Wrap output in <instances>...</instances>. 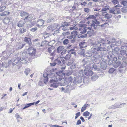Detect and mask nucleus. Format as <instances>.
Wrapping results in <instances>:
<instances>
[{
  "mask_svg": "<svg viewBox=\"0 0 127 127\" xmlns=\"http://www.w3.org/2000/svg\"><path fill=\"white\" fill-rule=\"evenodd\" d=\"M118 4L110 9V13L114 14H120L121 13L120 9L118 7H120L122 6Z\"/></svg>",
  "mask_w": 127,
  "mask_h": 127,
  "instance_id": "nucleus-2",
  "label": "nucleus"
},
{
  "mask_svg": "<svg viewBox=\"0 0 127 127\" xmlns=\"http://www.w3.org/2000/svg\"><path fill=\"white\" fill-rule=\"evenodd\" d=\"M100 24L99 22L98 21L96 18L92 21L90 23V26H91V27H93V28L95 30H97V28L99 27L98 26Z\"/></svg>",
  "mask_w": 127,
  "mask_h": 127,
  "instance_id": "nucleus-4",
  "label": "nucleus"
},
{
  "mask_svg": "<svg viewBox=\"0 0 127 127\" xmlns=\"http://www.w3.org/2000/svg\"><path fill=\"white\" fill-rule=\"evenodd\" d=\"M70 53H71L72 54H74V55H75L76 52L75 51L74 49H72L70 50L69 51Z\"/></svg>",
  "mask_w": 127,
  "mask_h": 127,
  "instance_id": "nucleus-48",
  "label": "nucleus"
},
{
  "mask_svg": "<svg viewBox=\"0 0 127 127\" xmlns=\"http://www.w3.org/2000/svg\"><path fill=\"white\" fill-rule=\"evenodd\" d=\"M66 66L64 64L63 65V66L60 67V68L61 70H60L56 72V74L58 75L56 76V80L58 81H60L62 80L63 78V76H61V74L64 71V70Z\"/></svg>",
  "mask_w": 127,
  "mask_h": 127,
  "instance_id": "nucleus-3",
  "label": "nucleus"
},
{
  "mask_svg": "<svg viewBox=\"0 0 127 127\" xmlns=\"http://www.w3.org/2000/svg\"><path fill=\"white\" fill-rule=\"evenodd\" d=\"M120 60L122 61V63L121 64V67H122L125 68L127 64V60Z\"/></svg>",
  "mask_w": 127,
  "mask_h": 127,
  "instance_id": "nucleus-16",
  "label": "nucleus"
},
{
  "mask_svg": "<svg viewBox=\"0 0 127 127\" xmlns=\"http://www.w3.org/2000/svg\"><path fill=\"white\" fill-rule=\"evenodd\" d=\"M70 57V54H68L64 57V59L66 61L68 60H69Z\"/></svg>",
  "mask_w": 127,
  "mask_h": 127,
  "instance_id": "nucleus-45",
  "label": "nucleus"
},
{
  "mask_svg": "<svg viewBox=\"0 0 127 127\" xmlns=\"http://www.w3.org/2000/svg\"><path fill=\"white\" fill-rule=\"evenodd\" d=\"M64 48L63 46H60L57 49V51L58 53H60Z\"/></svg>",
  "mask_w": 127,
  "mask_h": 127,
  "instance_id": "nucleus-34",
  "label": "nucleus"
},
{
  "mask_svg": "<svg viewBox=\"0 0 127 127\" xmlns=\"http://www.w3.org/2000/svg\"><path fill=\"white\" fill-rule=\"evenodd\" d=\"M126 103H122L120 105L118 104V103H115L114 105H112L111 106L109 107L110 109H115L119 108H121L122 106H120V105H126Z\"/></svg>",
  "mask_w": 127,
  "mask_h": 127,
  "instance_id": "nucleus-10",
  "label": "nucleus"
},
{
  "mask_svg": "<svg viewBox=\"0 0 127 127\" xmlns=\"http://www.w3.org/2000/svg\"><path fill=\"white\" fill-rule=\"evenodd\" d=\"M44 21L42 19H39L37 22V26L38 27H40L44 24Z\"/></svg>",
  "mask_w": 127,
  "mask_h": 127,
  "instance_id": "nucleus-13",
  "label": "nucleus"
},
{
  "mask_svg": "<svg viewBox=\"0 0 127 127\" xmlns=\"http://www.w3.org/2000/svg\"><path fill=\"white\" fill-rule=\"evenodd\" d=\"M97 15L95 16L94 15H90L88 17L86 18V19L88 20H89L91 19H95L96 18V17L97 16Z\"/></svg>",
  "mask_w": 127,
  "mask_h": 127,
  "instance_id": "nucleus-23",
  "label": "nucleus"
},
{
  "mask_svg": "<svg viewBox=\"0 0 127 127\" xmlns=\"http://www.w3.org/2000/svg\"><path fill=\"white\" fill-rule=\"evenodd\" d=\"M53 21V19L52 18H50L48 19L47 21V23H49L52 22Z\"/></svg>",
  "mask_w": 127,
  "mask_h": 127,
  "instance_id": "nucleus-60",
  "label": "nucleus"
},
{
  "mask_svg": "<svg viewBox=\"0 0 127 127\" xmlns=\"http://www.w3.org/2000/svg\"><path fill=\"white\" fill-rule=\"evenodd\" d=\"M19 30H20L21 33H23L25 32L26 31V30L24 28L20 29H19Z\"/></svg>",
  "mask_w": 127,
  "mask_h": 127,
  "instance_id": "nucleus-61",
  "label": "nucleus"
},
{
  "mask_svg": "<svg viewBox=\"0 0 127 127\" xmlns=\"http://www.w3.org/2000/svg\"><path fill=\"white\" fill-rule=\"evenodd\" d=\"M103 16H104V17L105 19H108L111 18L112 15L110 13H108L107 12L104 14H102Z\"/></svg>",
  "mask_w": 127,
  "mask_h": 127,
  "instance_id": "nucleus-15",
  "label": "nucleus"
},
{
  "mask_svg": "<svg viewBox=\"0 0 127 127\" xmlns=\"http://www.w3.org/2000/svg\"><path fill=\"white\" fill-rule=\"evenodd\" d=\"M70 33L69 32H64L62 33V35L64 36L68 35Z\"/></svg>",
  "mask_w": 127,
  "mask_h": 127,
  "instance_id": "nucleus-54",
  "label": "nucleus"
},
{
  "mask_svg": "<svg viewBox=\"0 0 127 127\" xmlns=\"http://www.w3.org/2000/svg\"><path fill=\"white\" fill-rule=\"evenodd\" d=\"M121 3L124 6H127V0H121Z\"/></svg>",
  "mask_w": 127,
  "mask_h": 127,
  "instance_id": "nucleus-42",
  "label": "nucleus"
},
{
  "mask_svg": "<svg viewBox=\"0 0 127 127\" xmlns=\"http://www.w3.org/2000/svg\"><path fill=\"white\" fill-rule=\"evenodd\" d=\"M28 54L30 56L33 57L35 56L36 53V49L33 48L32 47H30L28 49Z\"/></svg>",
  "mask_w": 127,
  "mask_h": 127,
  "instance_id": "nucleus-8",
  "label": "nucleus"
},
{
  "mask_svg": "<svg viewBox=\"0 0 127 127\" xmlns=\"http://www.w3.org/2000/svg\"><path fill=\"white\" fill-rule=\"evenodd\" d=\"M89 105L88 104H85L84 106L82 107V108L81 110V111L82 112H83L87 108V107Z\"/></svg>",
  "mask_w": 127,
  "mask_h": 127,
  "instance_id": "nucleus-35",
  "label": "nucleus"
},
{
  "mask_svg": "<svg viewBox=\"0 0 127 127\" xmlns=\"http://www.w3.org/2000/svg\"><path fill=\"white\" fill-rule=\"evenodd\" d=\"M55 79V78H54V79H52L50 80V83H53L50 85V86L56 88L57 87L59 86V83L58 82V81L56 80H56Z\"/></svg>",
  "mask_w": 127,
  "mask_h": 127,
  "instance_id": "nucleus-7",
  "label": "nucleus"
},
{
  "mask_svg": "<svg viewBox=\"0 0 127 127\" xmlns=\"http://www.w3.org/2000/svg\"><path fill=\"white\" fill-rule=\"evenodd\" d=\"M121 11L123 13H126L127 12V8L126 7H123L122 8Z\"/></svg>",
  "mask_w": 127,
  "mask_h": 127,
  "instance_id": "nucleus-43",
  "label": "nucleus"
},
{
  "mask_svg": "<svg viewBox=\"0 0 127 127\" xmlns=\"http://www.w3.org/2000/svg\"><path fill=\"white\" fill-rule=\"evenodd\" d=\"M75 80L76 82L78 83H81L82 81V77H75Z\"/></svg>",
  "mask_w": 127,
  "mask_h": 127,
  "instance_id": "nucleus-18",
  "label": "nucleus"
},
{
  "mask_svg": "<svg viewBox=\"0 0 127 127\" xmlns=\"http://www.w3.org/2000/svg\"><path fill=\"white\" fill-rule=\"evenodd\" d=\"M83 78V81L84 83H85L88 80V77L85 76Z\"/></svg>",
  "mask_w": 127,
  "mask_h": 127,
  "instance_id": "nucleus-53",
  "label": "nucleus"
},
{
  "mask_svg": "<svg viewBox=\"0 0 127 127\" xmlns=\"http://www.w3.org/2000/svg\"><path fill=\"white\" fill-rule=\"evenodd\" d=\"M20 63L21 64L26 63H27V61L25 59V58H20Z\"/></svg>",
  "mask_w": 127,
  "mask_h": 127,
  "instance_id": "nucleus-32",
  "label": "nucleus"
},
{
  "mask_svg": "<svg viewBox=\"0 0 127 127\" xmlns=\"http://www.w3.org/2000/svg\"><path fill=\"white\" fill-rule=\"evenodd\" d=\"M93 27H91H91H86L85 28H86V30L87 29L89 30H91L92 32H94V31L93 30V29H94V28H93Z\"/></svg>",
  "mask_w": 127,
  "mask_h": 127,
  "instance_id": "nucleus-56",
  "label": "nucleus"
},
{
  "mask_svg": "<svg viewBox=\"0 0 127 127\" xmlns=\"http://www.w3.org/2000/svg\"><path fill=\"white\" fill-rule=\"evenodd\" d=\"M9 13V12L4 11L0 13V15L1 16H5L8 15Z\"/></svg>",
  "mask_w": 127,
  "mask_h": 127,
  "instance_id": "nucleus-36",
  "label": "nucleus"
},
{
  "mask_svg": "<svg viewBox=\"0 0 127 127\" xmlns=\"http://www.w3.org/2000/svg\"><path fill=\"white\" fill-rule=\"evenodd\" d=\"M126 56L125 57L124 56L121 55L118 57V59L119 60H127V53L126 54Z\"/></svg>",
  "mask_w": 127,
  "mask_h": 127,
  "instance_id": "nucleus-20",
  "label": "nucleus"
},
{
  "mask_svg": "<svg viewBox=\"0 0 127 127\" xmlns=\"http://www.w3.org/2000/svg\"><path fill=\"white\" fill-rule=\"evenodd\" d=\"M5 8L6 7L5 6H2L1 5L0 8V12L3 11Z\"/></svg>",
  "mask_w": 127,
  "mask_h": 127,
  "instance_id": "nucleus-55",
  "label": "nucleus"
},
{
  "mask_svg": "<svg viewBox=\"0 0 127 127\" xmlns=\"http://www.w3.org/2000/svg\"><path fill=\"white\" fill-rule=\"evenodd\" d=\"M84 10L85 12L88 13L90 11V9L89 8H84Z\"/></svg>",
  "mask_w": 127,
  "mask_h": 127,
  "instance_id": "nucleus-62",
  "label": "nucleus"
},
{
  "mask_svg": "<svg viewBox=\"0 0 127 127\" xmlns=\"http://www.w3.org/2000/svg\"><path fill=\"white\" fill-rule=\"evenodd\" d=\"M20 58L15 57L12 60V64L13 66H14L16 65L17 64L20 62Z\"/></svg>",
  "mask_w": 127,
  "mask_h": 127,
  "instance_id": "nucleus-9",
  "label": "nucleus"
},
{
  "mask_svg": "<svg viewBox=\"0 0 127 127\" xmlns=\"http://www.w3.org/2000/svg\"><path fill=\"white\" fill-rule=\"evenodd\" d=\"M122 49H127V46L126 45L124 46H122L121 47Z\"/></svg>",
  "mask_w": 127,
  "mask_h": 127,
  "instance_id": "nucleus-63",
  "label": "nucleus"
},
{
  "mask_svg": "<svg viewBox=\"0 0 127 127\" xmlns=\"http://www.w3.org/2000/svg\"><path fill=\"white\" fill-rule=\"evenodd\" d=\"M90 113L88 111H86L84 112L83 114V115L85 117H87L89 115Z\"/></svg>",
  "mask_w": 127,
  "mask_h": 127,
  "instance_id": "nucleus-47",
  "label": "nucleus"
},
{
  "mask_svg": "<svg viewBox=\"0 0 127 127\" xmlns=\"http://www.w3.org/2000/svg\"><path fill=\"white\" fill-rule=\"evenodd\" d=\"M10 21V19L8 17L5 18L3 20V22L6 24H8Z\"/></svg>",
  "mask_w": 127,
  "mask_h": 127,
  "instance_id": "nucleus-29",
  "label": "nucleus"
},
{
  "mask_svg": "<svg viewBox=\"0 0 127 127\" xmlns=\"http://www.w3.org/2000/svg\"><path fill=\"white\" fill-rule=\"evenodd\" d=\"M71 34L73 37H77V32L76 31L72 32H71Z\"/></svg>",
  "mask_w": 127,
  "mask_h": 127,
  "instance_id": "nucleus-40",
  "label": "nucleus"
},
{
  "mask_svg": "<svg viewBox=\"0 0 127 127\" xmlns=\"http://www.w3.org/2000/svg\"><path fill=\"white\" fill-rule=\"evenodd\" d=\"M84 50H83V49H81L79 50L78 51V53L79 54L81 55H84Z\"/></svg>",
  "mask_w": 127,
  "mask_h": 127,
  "instance_id": "nucleus-44",
  "label": "nucleus"
},
{
  "mask_svg": "<svg viewBox=\"0 0 127 127\" xmlns=\"http://www.w3.org/2000/svg\"><path fill=\"white\" fill-rule=\"evenodd\" d=\"M30 103L26 104L25 106L23 108V109H25L28 108L30 106Z\"/></svg>",
  "mask_w": 127,
  "mask_h": 127,
  "instance_id": "nucleus-57",
  "label": "nucleus"
},
{
  "mask_svg": "<svg viewBox=\"0 0 127 127\" xmlns=\"http://www.w3.org/2000/svg\"><path fill=\"white\" fill-rule=\"evenodd\" d=\"M3 62L0 61V70L2 71L3 70Z\"/></svg>",
  "mask_w": 127,
  "mask_h": 127,
  "instance_id": "nucleus-41",
  "label": "nucleus"
},
{
  "mask_svg": "<svg viewBox=\"0 0 127 127\" xmlns=\"http://www.w3.org/2000/svg\"><path fill=\"white\" fill-rule=\"evenodd\" d=\"M28 53L26 52H24L22 54V55L23 57V58H27L28 57Z\"/></svg>",
  "mask_w": 127,
  "mask_h": 127,
  "instance_id": "nucleus-39",
  "label": "nucleus"
},
{
  "mask_svg": "<svg viewBox=\"0 0 127 127\" xmlns=\"http://www.w3.org/2000/svg\"><path fill=\"white\" fill-rule=\"evenodd\" d=\"M60 59H61V60H62V58H58L55 60V62L57 63V64L58 65H60L61 67H62L61 64V62Z\"/></svg>",
  "mask_w": 127,
  "mask_h": 127,
  "instance_id": "nucleus-22",
  "label": "nucleus"
},
{
  "mask_svg": "<svg viewBox=\"0 0 127 127\" xmlns=\"http://www.w3.org/2000/svg\"><path fill=\"white\" fill-rule=\"evenodd\" d=\"M25 23V21L22 20L20 21L18 23L17 26L18 27H22L23 26Z\"/></svg>",
  "mask_w": 127,
  "mask_h": 127,
  "instance_id": "nucleus-30",
  "label": "nucleus"
},
{
  "mask_svg": "<svg viewBox=\"0 0 127 127\" xmlns=\"http://www.w3.org/2000/svg\"><path fill=\"white\" fill-rule=\"evenodd\" d=\"M100 42H98L99 43L101 44L100 43V42L102 43L103 45L110 44L109 41L108 40L106 39H103L102 38L100 40Z\"/></svg>",
  "mask_w": 127,
  "mask_h": 127,
  "instance_id": "nucleus-12",
  "label": "nucleus"
},
{
  "mask_svg": "<svg viewBox=\"0 0 127 127\" xmlns=\"http://www.w3.org/2000/svg\"><path fill=\"white\" fill-rule=\"evenodd\" d=\"M69 23L66 22H62L61 23L62 26L60 27V28L62 27L66 28L69 26Z\"/></svg>",
  "mask_w": 127,
  "mask_h": 127,
  "instance_id": "nucleus-24",
  "label": "nucleus"
},
{
  "mask_svg": "<svg viewBox=\"0 0 127 127\" xmlns=\"http://www.w3.org/2000/svg\"><path fill=\"white\" fill-rule=\"evenodd\" d=\"M28 14L27 13L24 12V11H23L21 12L20 13V15L22 17L25 18H25Z\"/></svg>",
  "mask_w": 127,
  "mask_h": 127,
  "instance_id": "nucleus-21",
  "label": "nucleus"
},
{
  "mask_svg": "<svg viewBox=\"0 0 127 127\" xmlns=\"http://www.w3.org/2000/svg\"><path fill=\"white\" fill-rule=\"evenodd\" d=\"M87 64L85 63L84 64V66L85 68V69L84 70L81 69L79 71L78 74L79 76L82 77L85 76V72L86 70H87L89 69L88 68H87Z\"/></svg>",
  "mask_w": 127,
  "mask_h": 127,
  "instance_id": "nucleus-6",
  "label": "nucleus"
},
{
  "mask_svg": "<svg viewBox=\"0 0 127 127\" xmlns=\"http://www.w3.org/2000/svg\"><path fill=\"white\" fill-rule=\"evenodd\" d=\"M115 69L113 68H110L109 71L108 72L109 73H113L115 71Z\"/></svg>",
  "mask_w": 127,
  "mask_h": 127,
  "instance_id": "nucleus-49",
  "label": "nucleus"
},
{
  "mask_svg": "<svg viewBox=\"0 0 127 127\" xmlns=\"http://www.w3.org/2000/svg\"><path fill=\"white\" fill-rule=\"evenodd\" d=\"M24 40L25 42L29 45L32 44L30 38L25 37V38Z\"/></svg>",
  "mask_w": 127,
  "mask_h": 127,
  "instance_id": "nucleus-19",
  "label": "nucleus"
},
{
  "mask_svg": "<svg viewBox=\"0 0 127 127\" xmlns=\"http://www.w3.org/2000/svg\"><path fill=\"white\" fill-rule=\"evenodd\" d=\"M85 43V42H81L79 44V45L81 47V48H83L84 47H86L87 46H85L84 45V44Z\"/></svg>",
  "mask_w": 127,
  "mask_h": 127,
  "instance_id": "nucleus-50",
  "label": "nucleus"
},
{
  "mask_svg": "<svg viewBox=\"0 0 127 127\" xmlns=\"http://www.w3.org/2000/svg\"><path fill=\"white\" fill-rule=\"evenodd\" d=\"M98 76L96 74L94 75L92 77V80L94 81H95L98 78Z\"/></svg>",
  "mask_w": 127,
  "mask_h": 127,
  "instance_id": "nucleus-38",
  "label": "nucleus"
},
{
  "mask_svg": "<svg viewBox=\"0 0 127 127\" xmlns=\"http://www.w3.org/2000/svg\"><path fill=\"white\" fill-rule=\"evenodd\" d=\"M103 60L104 61L101 62L100 63V65L101 68L103 69L104 70L106 69V68L107 66V63L105 62L104 59H103Z\"/></svg>",
  "mask_w": 127,
  "mask_h": 127,
  "instance_id": "nucleus-11",
  "label": "nucleus"
},
{
  "mask_svg": "<svg viewBox=\"0 0 127 127\" xmlns=\"http://www.w3.org/2000/svg\"><path fill=\"white\" fill-rule=\"evenodd\" d=\"M107 58L109 60H112V59L113 57L111 55H108L105 57V58Z\"/></svg>",
  "mask_w": 127,
  "mask_h": 127,
  "instance_id": "nucleus-51",
  "label": "nucleus"
},
{
  "mask_svg": "<svg viewBox=\"0 0 127 127\" xmlns=\"http://www.w3.org/2000/svg\"><path fill=\"white\" fill-rule=\"evenodd\" d=\"M32 17L31 16L29 15L28 14L27 16H26L24 20H26L27 19L28 21H30L32 18Z\"/></svg>",
  "mask_w": 127,
  "mask_h": 127,
  "instance_id": "nucleus-46",
  "label": "nucleus"
},
{
  "mask_svg": "<svg viewBox=\"0 0 127 127\" xmlns=\"http://www.w3.org/2000/svg\"><path fill=\"white\" fill-rule=\"evenodd\" d=\"M87 32L86 28H84L83 30V31H81L80 33H81L84 34L86 32Z\"/></svg>",
  "mask_w": 127,
  "mask_h": 127,
  "instance_id": "nucleus-59",
  "label": "nucleus"
},
{
  "mask_svg": "<svg viewBox=\"0 0 127 127\" xmlns=\"http://www.w3.org/2000/svg\"><path fill=\"white\" fill-rule=\"evenodd\" d=\"M54 75V74L52 73H51L50 74H49L48 75L46 73H44L43 74V77H47L48 76L49 78H51Z\"/></svg>",
  "mask_w": 127,
  "mask_h": 127,
  "instance_id": "nucleus-26",
  "label": "nucleus"
},
{
  "mask_svg": "<svg viewBox=\"0 0 127 127\" xmlns=\"http://www.w3.org/2000/svg\"><path fill=\"white\" fill-rule=\"evenodd\" d=\"M92 67L93 68L92 69L94 70L98 71L99 70V68L96 64H93Z\"/></svg>",
  "mask_w": 127,
  "mask_h": 127,
  "instance_id": "nucleus-31",
  "label": "nucleus"
},
{
  "mask_svg": "<svg viewBox=\"0 0 127 127\" xmlns=\"http://www.w3.org/2000/svg\"><path fill=\"white\" fill-rule=\"evenodd\" d=\"M109 7H108L107 6H105L104 7L102 8L101 10L102 14H104V13H105L107 12L106 11L108 10H110V8H109Z\"/></svg>",
  "mask_w": 127,
  "mask_h": 127,
  "instance_id": "nucleus-14",
  "label": "nucleus"
},
{
  "mask_svg": "<svg viewBox=\"0 0 127 127\" xmlns=\"http://www.w3.org/2000/svg\"><path fill=\"white\" fill-rule=\"evenodd\" d=\"M50 35V34L47 33L46 32L43 33V38L44 39H45L48 37Z\"/></svg>",
  "mask_w": 127,
  "mask_h": 127,
  "instance_id": "nucleus-33",
  "label": "nucleus"
},
{
  "mask_svg": "<svg viewBox=\"0 0 127 127\" xmlns=\"http://www.w3.org/2000/svg\"><path fill=\"white\" fill-rule=\"evenodd\" d=\"M31 70L29 68H27L25 69L24 73L27 76Z\"/></svg>",
  "mask_w": 127,
  "mask_h": 127,
  "instance_id": "nucleus-37",
  "label": "nucleus"
},
{
  "mask_svg": "<svg viewBox=\"0 0 127 127\" xmlns=\"http://www.w3.org/2000/svg\"><path fill=\"white\" fill-rule=\"evenodd\" d=\"M69 43V40L68 39H65L63 41V43L64 45L67 44Z\"/></svg>",
  "mask_w": 127,
  "mask_h": 127,
  "instance_id": "nucleus-52",
  "label": "nucleus"
},
{
  "mask_svg": "<svg viewBox=\"0 0 127 127\" xmlns=\"http://www.w3.org/2000/svg\"><path fill=\"white\" fill-rule=\"evenodd\" d=\"M94 48L91 51H88L85 53L84 55V57L86 58L92 57L93 59H95V61L96 60L98 55H97L98 51H106V49L104 47H100L101 44L98 42L95 43L94 45Z\"/></svg>",
  "mask_w": 127,
  "mask_h": 127,
  "instance_id": "nucleus-1",
  "label": "nucleus"
},
{
  "mask_svg": "<svg viewBox=\"0 0 127 127\" xmlns=\"http://www.w3.org/2000/svg\"><path fill=\"white\" fill-rule=\"evenodd\" d=\"M107 24V23H104L103 24H102L101 25H99L98 26H99V27H98V28H97V30H98L100 28V27H103L104 26L106 25V24Z\"/></svg>",
  "mask_w": 127,
  "mask_h": 127,
  "instance_id": "nucleus-58",
  "label": "nucleus"
},
{
  "mask_svg": "<svg viewBox=\"0 0 127 127\" xmlns=\"http://www.w3.org/2000/svg\"><path fill=\"white\" fill-rule=\"evenodd\" d=\"M85 64H87V68H89L88 70H86L85 76H91L92 75L93 72L92 71L90 70V61L89 60L85 62Z\"/></svg>",
  "mask_w": 127,
  "mask_h": 127,
  "instance_id": "nucleus-5",
  "label": "nucleus"
},
{
  "mask_svg": "<svg viewBox=\"0 0 127 127\" xmlns=\"http://www.w3.org/2000/svg\"><path fill=\"white\" fill-rule=\"evenodd\" d=\"M121 64V62L119 61H116L113 64V66L115 68L117 67L120 65Z\"/></svg>",
  "mask_w": 127,
  "mask_h": 127,
  "instance_id": "nucleus-17",
  "label": "nucleus"
},
{
  "mask_svg": "<svg viewBox=\"0 0 127 127\" xmlns=\"http://www.w3.org/2000/svg\"><path fill=\"white\" fill-rule=\"evenodd\" d=\"M118 70L120 73H123L126 72V70L125 68L122 67L120 66V67L119 68Z\"/></svg>",
  "mask_w": 127,
  "mask_h": 127,
  "instance_id": "nucleus-27",
  "label": "nucleus"
},
{
  "mask_svg": "<svg viewBox=\"0 0 127 127\" xmlns=\"http://www.w3.org/2000/svg\"><path fill=\"white\" fill-rule=\"evenodd\" d=\"M45 78L44 79V83L46 84L48 81V78L47 77H44Z\"/></svg>",
  "mask_w": 127,
  "mask_h": 127,
  "instance_id": "nucleus-64",
  "label": "nucleus"
},
{
  "mask_svg": "<svg viewBox=\"0 0 127 127\" xmlns=\"http://www.w3.org/2000/svg\"><path fill=\"white\" fill-rule=\"evenodd\" d=\"M120 54H119L118 56V57L121 55L123 56L124 55L126 54V51L124 50H121L120 52Z\"/></svg>",
  "mask_w": 127,
  "mask_h": 127,
  "instance_id": "nucleus-25",
  "label": "nucleus"
},
{
  "mask_svg": "<svg viewBox=\"0 0 127 127\" xmlns=\"http://www.w3.org/2000/svg\"><path fill=\"white\" fill-rule=\"evenodd\" d=\"M121 0H112L111 1V2L112 4L114 5H116V4H119V3H121Z\"/></svg>",
  "mask_w": 127,
  "mask_h": 127,
  "instance_id": "nucleus-28",
  "label": "nucleus"
}]
</instances>
